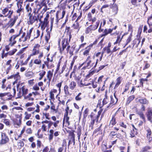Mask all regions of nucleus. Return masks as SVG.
Instances as JSON below:
<instances>
[{
    "label": "nucleus",
    "mask_w": 152,
    "mask_h": 152,
    "mask_svg": "<svg viewBox=\"0 0 152 152\" xmlns=\"http://www.w3.org/2000/svg\"><path fill=\"white\" fill-rule=\"evenodd\" d=\"M76 84L74 81H72L69 84V86L70 88L72 90H73L76 86Z\"/></svg>",
    "instance_id": "23"
},
{
    "label": "nucleus",
    "mask_w": 152,
    "mask_h": 152,
    "mask_svg": "<svg viewBox=\"0 0 152 152\" xmlns=\"http://www.w3.org/2000/svg\"><path fill=\"white\" fill-rule=\"evenodd\" d=\"M132 37V35L131 34H130L126 40V44L125 45V46L124 47V48H125V47L127 45H128V44L130 42V41H131Z\"/></svg>",
    "instance_id": "29"
},
{
    "label": "nucleus",
    "mask_w": 152,
    "mask_h": 152,
    "mask_svg": "<svg viewBox=\"0 0 152 152\" xmlns=\"http://www.w3.org/2000/svg\"><path fill=\"white\" fill-rule=\"evenodd\" d=\"M88 49L85 50L83 54L84 55L87 56L90 50H91V47H89V46L88 47Z\"/></svg>",
    "instance_id": "35"
},
{
    "label": "nucleus",
    "mask_w": 152,
    "mask_h": 152,
    "mask_svg": "<svg viewBox=\"0 0 152 152\" xmlns=\"http://www.w3.org/2000/svg\"><path fill=\"white\" fill-rule=\"evenodd\" d=\"M41 62L40 60L37 59L34 60V63L35 64H39L41 63Z\"/></svg>",
    "instance_id": "54"
},
{
    "label": "nucleus",
    "mask_w": 152,
    "mask_h": 152,
    "mask_svg": "<svg viewBox=\"0 0 152 152\" xmlns=\"http://www.w3.org/2000/svg\"><path fill=\"white\" fill-rule=\"evenodd\" d=\"M81 94V93H80L78 94L77 95L75 98V99L77 101H80L81 99V98L79 97V96Z\"/></svg>",
    "instance_id": "50"
},
{
    "label": "nucleus",
    "mask_w": 152,
    "mask_h": 152,
    "mask_svg": "<svg viewBox=\"0 0 152 152\" xmlns=\"http://www.w3.org/2000/svg\"><path fill=\"white\" fill-rule=\"evenodd\" d=\"M139 102L142 105H147L149 103L148 101L145 98H141L138 100Z\"/></svg>",
    "instance_id": "9"
},
{
    "label": "nucleus",
    "mask_w": 152,
    "mask_h": 152,
    "mask_svg": "<svg viewBox=\"0 0 152 152\" xmlns=\"http://www.w3.org/2000/svg\"><path fill=\"white\" fill-rule=\"evenodd\" d=\"M69 136H71L70 140H69L68 143L71 144L72 142H73V145H75V135L74 133L73 132H71L69 133Z\"/></svg>",
    "instance_id": "8"
},
{
    "label": "nucleus",
    "mask_w": 152,
    "mask_h": 152,
    "mask_svg": "<svg viewBox=\"0 0 152 152\" xmlns=\"http://www.w3.org/2000/svg\"><path fill=\"white\" fill-rule=\"evenodd\" d=\"M33 74L32 72H28L25 73V75L26 77L28 78H30L32 77Z\"/></svg>",
    "instance_id": "27"
},
{
    "label": "nucleus",
    "mask_w": 152,
    "mask_h": 152,
    "mask_svg": "<svg viewBox=\"0 0 152 152\" xmlns=\"http://www.w3.org/2000/svg\"><path fill=\"white\" fill-rule=\"evenodd\" d=\"M69 118L68 116L64 117V118L63 120V124H64V123L65 121H66V123H67L68 124V126H69L70 125V123L69 122Z\"/></svg>",
    "instance_id": "26"
},
{
    "label": "nucleus",
    "mask_w": 152,
    "mask_h": 152,
    "mask_svg": "<svg viewBox=\"0 0 152 152\" xmlns=\"http://www.w3.org/2000/svg\"><path fill=\"white\" fill-rule=\"evenodd\" d=\"M65 93L66 96L70 95L69 92L68 90V87L67 85H65L64 88Z\"/></svg>",
    "instance_id": "25"
},
{
    "label": "nucleus",
    "mask_w": 152,
    "mask_h": 152,
    "mask_svg": "<svg viewBox=\"0 0 152 152\" xmlns=\"http://www.w3.org/2000/svg\"><path fill=\"white\" fill-rule=\"evenodd\" d=\"M8 7H7L2 10V13L3 14L5 15L6 13L9 11Z\"/></svg>",
    "instance_id": "52"
},
{
    "label": "nucleus",
    "mask_w": 152,
    "mask_h": 152,
    "mask_svg": "<svg viewBox=\"0 0 152 152\" xmlns=\"http://www.w3.org/2000/svg\"><path fill=\"white\" fill-rule=\"evenodd\" d=\"M17 18L18 17H17L14 16V19H11L10 20L9 22V24H10L9 27H11L14 25Z\"/></svg>",
    "instance_id": "12"
},
{
    "label": "nucleus",
    "mask_w": 152,
    "mask_h": 152,
    "mask_svg": "<svg viewBox=\"0 0 152 152\" xmlns=\"http://www.w3.org/2000/svg\"><path fill=\"white\" fill-rule=\"evenodd\" d=\"M4 50H3L2 51V53L1 55V58H3L4 57H6L8 55L7 53H4Z\"/></svg>",
    "instance_id": "51"
},
{
    "label": "nucleus",
    "mask_w": 152,
    "mask_h": 152,
    "mask_svg": "<svg viewBox=\"0 0 152 152\" xmlns=\"http://www.w3.org/2000/svg\"><path fill=\"white\" fill-rule=\"evenodd\" d=\"M100 21H97L96 23V24L94 25H91L88 27L85 31V33L86 34H88L90 33H91L92 31H94L96 30L98 27Z\"/></svg>",
    "instance_id": "1"
},
{
    "label": "nucleus",
    "mask_w": 152,
    "mask_h": 152,
    "mask_svg": "<svg viewBox=\"0 0 152 152\" xmlns=\"http://www.w3.org/2000/svg\"><path fill=\"white\" fill-rule=\"evenodd\" d=\"M35 47L33 49L32 53V54L31 55V56H33L39 53V51L38 50H37L36 49H35Z\"/></svg>",
    "instance_id": "41"
},
{
    "label": "nucleus",
    "mask_w": 152,
    "mask_h": 152,
    "mask_svg": "<svg viewBox=\"0 0 152 152\" xmlns=\"http://www.w3.org/2000/svg\"><path fill=\"white\" fill-rule=\"evenodd\" d=\"M26 8L27 12L28 13V15H30L31 14L32 9L31 7H30L29 4H27L26 5Z\"/></svg>",
    "instance_id": "22"
},
{
    "label": "nucleus",
    "mask_w": 152,
    "mask_h": 152,
    "mask_svg": "<svg viewBox=\"0 0 152 152\" xmlns=\"http://www.w3.org/2000/svg\"><path fill=\"white\" fill-rule=\"evenodd\" d=\"M124 34L122 36V38H120V37L119 35H118L117 37V39L116 40V41L114 43V44L115 45L118 43H120L121 41L122 40V39L123 37L124 36Z\"/></svg>",
    "instance_id": "28"
},
{
    "label": "nucleus",
    "mask_w": 152,
    "mask_h": 152,
    "mask_svg": "<svg viewBox=\"0 0 152 152\" xmlns=\"http://www.w3.org/2000/svg\"><path fill=\"white\" fill-rule=\"evenodd\" d=\"M33 29V28H32L30 29V30L28 31L27 32V33L26 36H27V37H28V39H29L30 37L31 34L32 33Z\"/></svg>",
    "instance_id": "36"
},
{
    "label": "nucleus",
    "mask_w": 152,
    "mask_h": 152,
    "mask_svg": "<svg viewBox=\"0 0 152 152\" xmlns=\"http://www.w3.org/2000/svg\"><path fill=\"white\" fill-rule=\"evenodd\" d=\"M46 73V72L45 71H42L39 73V75L40 76L43 77Z\"/></svg>",
    "instance_id": "58"
},
{
    "label": "nucleus",
    "mask_w": 152,
    "mask_h": 152,
    "mask_svg": "<svg viewBox=\"0 0 152 152\" xmlns=\"http://www.w3.org/2000/svg\"><path fill=\"white\" fill-rule=\"evenodd\" d=\"M122 80V77H118L116 79V83L114 87V89L118 87V86L121 84Z\"/></svg>",
    "instance_id": "13"
},
{
    "label": "nucleus",
    "mask_w": 152,
    "mask_h": 152,
    "mask_svg": "<svg viewBox=\"0 0 152 152\" xmlns=\"http://www.w3.org/2000/svg\"><path fill=\"white\" fill-rule=\"evenodd\" d=\"M145 115L148 120L151 123H152V109L151 108H148Z\"/></svg>",
    "instance_id": "4"
},
{
    "label": "nucleus",
    "mask_w": 152,
    "mask_h": 152,
    "mask_svg": "<svg viewBox=\"0 0 152 152\" xmlns=\"http://www.w3.org/2000/svg\"><path fill=\"white\" fill-rule=\"evenodd\" d=\"M114 97L116 101H115L113 98V96L112 95H111L110 96V103L109 104V105L107 107H109L110 105H113L115 104L118 101V99L117 98L116 96L115 95V93L114 94Z\"/></svg>",
    "instance_id": "7"
},
{
    "label": "nucleus",
    "mask_w": 152,
    "mask_h": 152,
    "mask_svg": "<svg viewBox=\"0 0 152 152\" xmlns=\"http://www.w3.org/2000/svg\"><path fill=\"white\" fill-rule=\"evenodd\" d=\"M20 8H19V6H18V9L17 11V13H19V15H20V12H22V11L23 12V10H24V9H23L21 8L22 5L20 4Z\"/></svg>",
    "instance_id": "40"
},
{
    "label": "nucleus",
    "mask_w": 152,
    "mask_h": 152,
    "mask_svg": "<svg viewBox=\"0 0 152 152\" xmlns=\"http://www.w3.org/2000/svg\"><path fill=\"white\" fill-rule=\"evenodd\" d=\"M147 137L148 138V137H150V136L151 135V130L150 129H148L147 130Z\"/></svg>",
    "instance_id": "55"
},
{
    "label": "nucleus",
    "mask_w": 152,
    "mask_h": 152,
    "mask_svg": "<svg viewBox=\"0 0 152 152\" xmlns=\"http://www.w3.org/2000/svg\"><path fill=\"white\" fill-rule=\"evenodd\" d=\"M113 30V29H112L111 28L105 29L103 32V34L102 35V36H105L108 34L110 33Z\"/></svg>",
    "instance_id": "14"
},
{
    "label": "nucleus",
    "mask_w": 152,
    "mask_h": 152,
    "mask_svg": "<svg viewBox=\"0 0 152 152\" xmlns=\"http://www.w3.org/2000/svg\"><path fill=\"white\" fill-rule=\"evenodd\" d=\"M117 133L116 132L114 131H111L109 135V136L111 138H113V136L116 135Z\"/></svg>",
    "instance_id": "38"
},
{
    "label": "nucleus",
    "mask_w": 152,
    "mask_h": 152,
    "mask_svg": "<svg viewBox=\"0 0 152 152\" xmlns=\"http://www.w3.org/2000/svg\"><path fill=\"white\" fill-rule=\"evenodd\" d=\"M128 89L129 86L127 84H126L125 85V88L124 90V92L122 93V94H124V92H126L127 90H128Z\"/></svg>",
    "instance_id": "59"
},
{
    "label": "nucleus",
    "mask_w": 152,
    "mask_h": 152,
    "mask_svg": "<svg viewBox=\"0 0 152 152\" xmlns=\"http://www.w3.org/2000/svg\"><path fill=\"white\" fill-rule=\"evenodd\" d=\"M43 13H42V15H39L37 17V20L38 19L40 23H42V21L41 20L42 18H43Z\"/></svg>",
    "instance_id": "46"
},
{
    "label": "nucleus",
    "mask_w": 152,
    "mask_h": 152,
    "mask_svg": "<svg viewBox=\"0 0 152 152\" xmlns=\"http://www.w3.org/2000/svg\"><path fill=\"white\" fill-rule=\"evenodd\" d=\"M13 12V10H9L8 13L6 15H5L4 16L5 17H7L8 18H10Z\"/></svg>",
    "instance_id": "32"
},
{
    "label": "nucleus",
    "mask_w": 152,
    "mask_h": 152,
    "mask_svg": "<svg viewBox=\"0 0 152 152\" xmlns=\"http://www.w3.org/2000/svg\"><path fill=\"white\" fill-rule=\"evenodd\" d=\"M15 123L18 126H19L21 124V119L20 118L19 119H16L15 121Z\"/></svg>",
    "instance_id": "43"
},
{
    "label": "nucleus",
    "mask_w": 152,
    "mask_h": 152,
    "mask_svg": "<svg viewBox=\"0 0 152 152\" xmlns=\"http://www.w3.org/2000/svg\"><path fill=\"white\" fill-rule=\"evenodd\" d=\"M26 133L28 134L32 133V130L30 128L27 129L26 130Z\"/></svg>",
    "instance_id": "64"
},
{
    "label": "nucleus",
    "mask_w": 152,
    "mask_h": 152,
    "mask_svg": "<svg viewBox=\"0 0 152 152\" xmlns=\"http://www.w3.org/2000/svg\"><path fill=\"white\" fill-rule=\"evenodd\" d=\"M18 37V35H17V34L13 35L9 39L10 42H12V41L15 40V38Z\"/></svg>",
    "instance_id": "34"
},
{
    "label": "nucleus",
    "mask_w": 152,
    "mask_h": 152,
    "mask_svg": "<svg viewBox=\"0 0 152 152\" xmlns=\"http://www.w3.org/2000/svg\"><path fill=\"white\" fill-rule=\"evenodd\" d=\"M18 145L20 147H22L24 146V143L23 141H20L18 143Z\"/></svg>",
    "instance_id": "60"
},
{
    "label": "nucleus",
    "mask_w": 152,
    "mask_h": 152,
    "mask_svg": "<svg viewBox=\"0 0 152 152\" xmlns=\"http://www.w3.org/2000/svg\"><path fill=\"white\" fill-rule=\"evenodd\" d=\"M62 146L63 147H66V143L65 139H64L63 140V143L62 144Z\"/></svg>",
    "instance_id": "63"
},
{
    "label": "nucleus",
    "mask_w": 152,
    "mask_h": 152,
    "mask_svg": "<svg viewBox=\"0 0 152 152\" xmlns=\"http://www.w3.org/2000/svg\"><path fill=\"white\" fill-rule=\"evenodd\" d=\"M9 139L6 134L3 133L1 135V139L0 142V144H4L7 143L9 141Z\"/></svg>",
    "instance_id": "5"
},
{
    "label": "nucleus",
    "mask_w": 152,
    "mask_h": 152,
    "mask_svg": "<svg viewBox=\"0 0 152 152\" xmlns=\"http://www.w3.org/2000/svg\"><path fill=\"white\" fill-rule=\"evenodd\" d=\"M135 96L134 95H132L130 96L127 98V103L129 104L132 101L134 98Z\"/></svg>",
    "instance_id": "24"
},
{
    "label": "nucleus",
    "mask_w": 152,
    "mask_h": 152,
    "mask_svg": "<svg viewBox=\"0 0 152 152\" xmlns=\"http://www.w3.org/2000/svg\"><path fill=\"white\" fill-rule=\"evenodd\" d=\"M25 114L26 115L25 118L26 119H29L31 116V114H28L26 112H25Z\"/></svg>",
    "instance_id": "48"
},
{
    "label": "nucleus",
    "mask_w": 152,
    "mask_h": 152,
    "mask_svg": "<svg viewBox=\"0 0 152 152\" xmlns=\"http://www.w3.org/2000/svg\"><path fill=\"white\" fill-rule=\"evenodd\" d=\"M95 80H92V87L94 88H95L97 86V82L94 83Z\"/></svg>",
    "instance_id": "56"
},
{
    "label": "nucleus",
    "mask_w": 152,
    "mask_h": 152,
    "mask_svg": "<svg viewBox=\"0 0 152 152\" xmlns=\"http://www.w3.org/2000/svg\"><path fill=\"white\" fill-rule=\"evenodd\" d=\"M40 4H38L37 6L36 9L37 10V12H38L43 7L42 6H41Z\"/></svg>",
    "instance_id": "53"
},
{
    "label": "nucleus",
    "mask_w": 152,
    "mask_h": 152,
    "mask_svg": "<svg viewBox=\"0 0 152 152\" xmlns=\"http://www.w3.org/2000/svg\"><path fill=\"white\" fill-rule=\"evenodd\" d=\"M48 15H47L45 18L44 20L42 23H41L42 24L41 26V28L42 29L43 28V29H44L45 27L47 26V25L48 24V18L49 17Z\"/></svg>",
    "instance_id": "6"
},
{
    "label": "nucleus",
    "mask_w": 152,
    "mask_h": 152,
    "mask_svg": "<svg viewBox=\"0 0 152 152\" xmlns=\"http://www.w3.org/2000/svg\"><path fill=\"white\" fill-rule=\"evenodd\" d=\"M21 89L22 93V95H23L24 96H26L25 95L28 93V90L27 88H25L24 86L22 87Z\"/></svg>",
    "instance_id": "19"
},
{
    "label": "nucleus",
    "mask_w": 152,
    "mask_h": 152,
    "mask_svg": "<svg viewBox=\"0 0 152 152\" xmlns=\"http://www.w3.org/2000/svg\"><path fill=\"white\" fill-rule=\"evenodd\" d=\"M50 2V1L49 0H42V1L40 3L41 4V6L43 7H45V6H47V5L48 4L49 2Z\"/></svg>",
    "instance_id": "21"
},
{
    "label": "nucleus",
    "mask_w": 152,
    "mask_h": 152,
    "mask_svg": "<svg viewBox=\"0 0 152 152\" xmlns=\"http://www.w3.org/2000/svg\"><path fill=\"white\" fill-rule=\"evenodd\" d=\"M102 126V125L101 124L98 128L96 129L94 131V133H96L100 131L101 130V127Z\"/></svg>",
    "instance_id": "62"
},
{
    "label": "nucleus",
    "mask_w": 152,
    "mask_h": 152,
    "mask_svg": "<svg viewBox=\"0 0 152 152\" xmlns=\"http://www.w3.org/2000/svg\"><path fill=\"white\" fill-rule=\"evenodd\" d=\"M13 78L15 80L13 83V84H14L15 83H17V81L20 78V76L19 75V72H17L16 74L13 75Z\"/></svg>",
    "instance_id": "18"
},
{
    "label": "nucleus",
    "mask_w": 152,
    "mask_h": 152,
    "mask_svg": "<svg viewBox=\"0 0 152 152\" xmlns=\"http://www.w3.org/2000/svg\"><path fill=\"white\" fill-rule=\"evenodd\" d=\"M53 74L49 70L48 72L47 77L49 80V83H50L51 81L52 77L53 76Z\"/></svg>",
    "instance_id": "20"
},
{
    "label": "nucleus",
    "mask_w": 152,
    "mask_h": 152,
    "mask_svg": "<svg viewBox=\"0 0 152 152\" xmlns=\"http://www.w3.org/2000/svg\"><path fill=\"white\" fill-rule=\"evenodd\" d=\"M145 63V65L144 66L143 69V70H145V69L148 68L150 66V65L148 63L147 61H146Z\"/></svg>",
    "instance_id": "45"
},
{
    "label": "nucleus",
    "mask_w": 152,
    "mask_h": 152,
    "mask_svg": "<svg viewBox=\"0 0 152 152\" xmlns=\"http://www.w3.org/2000/svg\"><path fill=\"white\" fill-rule=\"evenodd\" d=\"M24 98L25 99H27L28 101H33L34 100L33 98H31V97L27 96H24Z\"/></svg>",
    "instance_id": "49"
},
{
    "label": "nucleus",
    "mask_w": 152,
    "mask_h": 152,
    "mask_svg": "<svg viewBox=\"0 0 152 152\" xmlns=\"http://www.w3.org/2000/svg\"><path fill=\"white\" fill-rule=\"evenodd\" d=\"M62 45V49L61 48L60 46L59 45V48L60 52L62 53V52L64 51V49L66 48V46L69 45V42L68 40V39L64 38L61 42Z\"/></svg>",
    "instance_id": "3"
},
{
    "label": "nucleus",
    "mask_w": 152,
    "mask_h": 152,
    "mask_svg": "<svg viewBox=\"0 0 152 152\" xmlns=\"http://www.w3.org/2000/svg\"><path fill=\"white\" fill-rule=\"evenodd\" d=\"M110 123L113 126L116 124V120L114 116H113L112 119L110 121Z\"/></svg>",
    "instance_id": "30"
},
{
    "label": "nucleus",
    "mask_w": 152,
    "mask_h": 152,
    "mask_svg": "<svg viewBox=\"0 0 152 152\" xmlns=\"http://www.w3.org/2000/svg\"><path fill=\"white\" fill-rule=\"evenodd\" d=\"M113 12L115 13V15H116L118 12V8L117 6L114 7L113 8Z\"/></svg>",
    "instance_id": "47"
},
{
    "label": "nucleus",
    "mask_w": 152,
    "mask_h": 152,
    "mask_svg": "<svg viewBox=\"0 0 152 152\" xmlns=\"http://www.w3.org/2000/svg\"><path fill=\"white\" fill-rule=\"evenodd\" d=\"M101 102L100 101V104H100L99 106H100V107H102V106L106 104H107V100L104 99L102 101V104H100Z\"/></svg>",
    "instance_id": "37"
},
{
    "label": "nucleus",
    "mask_w": 152,
    "mask_h": 152,
    "mask_svg": "<svg viewBox=\"0 0 152 152\" xmlns=\"http://www.w3.org/2000/svg\"><path fill=\"white\" fill-rule=\"evenodd\" d=\"M59 13V12L58 11H57L56 13V18L57 22H58V20L60 19H63L64 16V15L66 13V11L64 10H63L62 12V17L61 18H58V14Z\"/></svg>",
    "instance_id": "10"
},
{
    "label": "nucleus",
    "mask_w": 152,
    "mask_h": 152,
    "mask_svg": "<svg viewBox=\"0 0 152 152\" xmlns=\"http://www.w3.org/2000/svg\"><path fill=\"white\" fill-rule=\"evenodd\" d=\"M94 71H92L89 72L88 74L86 75V79L89 78L90 77H91L94 74Z\"/></svg>",
    "instance_id": "39"
},
{
    "label": "nucleus",
    "mask_w": 152,
    "mask_h": 152,
    "mask_svg": "<svg viewBox=\"0 0 152 152\" xmlns=\"http://www.w3.org/2000/svg\"><path fill=\"white\" fill-rule=\"evenodd\" d=\"M72 27L75 29H78L77 32L78 31L80 28L79 24L77 22V21H75L74 23L73 24Z\"/></svg>",
    "instance_id": "16"
},
{
    "label": "nucleus",
    "mask_w": 152,
    "mask_h": 152,
    "mask_svg": "<svg viewBox=\"0 0 152 152\" xmlns=\"http://www.w3.org/2000/svg\"><path fill=\"white\" fill-rule=\"evenodd\" d=\"M137 114L139 115L140 118L143 120L144 122H146L145 118L143 112L142 111H139L137 113Z\"/></svg>",
    "instance_id": "17"
},
{
    "label": "nucleus",
    "mask_w": 152,
    "mask_h": 152,
    "mask_svg": "<svg viewBox=\"0 0 152 152\" xmlns=\"http://www.w3.org/2000/svg\"><path fill=\"white\" fill-rule=\"evenodd\" d=\"M92 18L91 14V12H89L88 15V20L91 21V19Z\"/></svg>",
    "instance_id": "57"
},
{
    "label": "nucleus",
    "mask_w": 152,
    "mask_h": 152,
    "mask_svg": "<svg viewBox=\"0 0 152 152\" xmlns=\"http://www.w3.org/2000/svg\"><path fill=\"white\" fill-rule=\"evenodd\" d=\"M104 50H105V51H106L107 53L108 54H109L110 53H111V54L112 53V50H110V48L104 47Z\"/></svg>",
    "instance_id": "42"
},
{
    "label": "nucleus",
    "mask_w": 152,
    "mask_h": 152,
    "mask_svg": "<svg viewBox=\"0 0 152 152\" xmlns=\"http://www.w3.org/2000/svg\"><path fill=\"white\" fill-rule=\"evenodd\" d=\"M88 109L86 108L84 112L83 113L84 117H86L88 113Z\"/></svg>",
    "instance_id": "61"
},
{
    "label": "nucleus",
    "mask_w": 152,
    "mask_h": 152,
    "mask_svg": "<svg viewBox=\"0 0 152 152\" xmlns=\"http://www.w3.org/2000/svg\"><path fill=\"white\" fill-rule=\"evenodd\" d=\"M16 49H14L10 51L7 53L8 55L9 56H12L17 51Z\"/></svg>",
    "instance_id": "33"
},
{
    "label": "nucleus",
    "mask_w": 152,
    "mask_h": 152,
    "mask_svg": "<svg viewBox=\"0 0 152 152\" xmlns=\"http://www.w3.org/2000/svg\"><path fill=\"white\" fill-rule=\"evenodd\" d=\"M151 147L149 146H146L143 148L140 152H152L149 150L151 149Z\"/></svg>",
    "instance_id": "15"
},
{
    "label": "nucleus",
    "mask_w": 152,
    "mask_h": 152,
    "mask_svg": "<svg viewBox=\"0 0 152 152\" xmlns=\"http://www.w3.org/2000/svg\"><path fill=\"white\" fill-rule=\"evenodd\" d=\"M141 1V0H131V3L135 7H139L140 4L137 3L140 2Z\"/></svg>",
    "instance_id": "11"
},
{
    "label": "nucleus",
    "mask_w": 152,
    "mask_h": 152,
    "mask_svg": "<svg viewBox=\"0 0 152 152\" xmlns=\"http://www.w3.org/2000/svg\"><path fill=\"white\" fill-rule=\"evenodd\" d=\"M47 35L45 36V39L46 42L48 43L50 37V33L49 31H47Z\"/></svg>",
    "instance_id": "31"
},
{
    "label": "nucleus",
    "mask_w": 152,
    "mask_h": 152,
    "mask_svg": "<svg viewBox=\"0 0 152 152\" xmlns=\"http://www.w3.org/2000/svg\"><path fill=\"white\" fill-rule=\"evenodd\" d=\"M28 19L27 23L28 25H32L36 21H37V17L35 15L31 14L28 15Z\"/></svg>",
    "instance_id": "2"
},
{
    "label": "nucleus",
    "mask_w": 152,
    "mask_h": 152,
    "mask_svg": "<svg viewBox=\"0 0 152 152\" xmlns=\"http://www.w3.org/2000/svg\"><path fill=\"white\" fill-rule=\"evenodd\" d=\"M3 122L7 125L9 126L10 125V120L8 119H4Z\"/></svg>",
    "instance_id": "44"
}]
</instances>
